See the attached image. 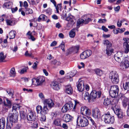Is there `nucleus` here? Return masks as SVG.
Masks as SVG:
<instances>
[{"label":"nucleus","instance_id":"obj_1","mask_svg":"<svg viewBox=\"0 0 129 129\" xmlns=\"http://www.w3.org/2000/svg\"><path fill=\"white\" fill-rule=\"evenodd\" d=\"M101 119L106 123L112 124L114 121V116L110 115L109 113H107L102 115Z\"/></svg>","mask_w":129,"mask_h":129},{"label":"nucleus","instance_id":"obj_2","mask_svg":"<svg viewBox=\"0 0 129 129\" xmlns=\"http://www.w3.org/2000/svg\"><path fill=\"white\" fill-rule=\"evenodd\" d=\"M77 122L79 124V125L81 127H85L87 126L89 123L86 118L82 116H79L78 117Z\"/></svg>","mask_w":129,"mask_h":129},{"label":"nucleus","instance_id":"obj_3","mask_svg":"<svg viewBox=\"0 0 129 129\" xmlns=\"http://www.w3.org/2000/svg\"><path fill=\"white\" fill-rule=\"evenodd\" d=\"M103 43L104 45L106 46L105 52L106 53L108 56L110 55L113 51V49L111 48L112 44L108 40L104 41Z\"/></svg>","mask_w":129,"mask_h":129},{"label":"nucleus","instance_id":"obj_4","mask_svg":"<svg viewBox=\"0 0 129 129\" xmlns=\"http://www.w3.org/2000/svg\"><path fill=\"white\" fill-rule=\"evenodd\" d=\"M109 78L114 84H117L119 82V78L118 74L115 71H112L109 74Z\"/></svg>","mask_w":129,"mask_h":129},{"label":"nucleus","instance_id":"obj_5","mask_svg":"<svg viewBox=\"0 0 129 129\" xmlns=\"http://www.w3.org/2000/svg\"><path fill=\"white\" fill-rule=\"evenodd\" d=\"M101 94V91H97L95 90H92L90 95V99L92 101H94L98 98L100 97Z\"/></svg>","mask_w":129,"mask_h":129},{"label":"nucleus","instance_id":"obj_6","mask_svg":"<svg viewBox=\"0 0 129 129\" xmlns=\"http://www.w3.org/2000/svg\"><path fill=\"white\" fill-rule=\"evenodd\" d=\"M11 113L9 114L8 118L10 122H15L17 121L18 117V113L17 111H14Z\"/></svg>","mask_w":129,"mask_h":129},{"label":"nucleus","instance_id":"obj_7","mask_svg":"<svg viewBox=\"0 0 129 129\" xmlns=\"http://www.w3.org/2000/svg\"><path fill=\"white\" fill-rule=\"evenodd\" d=\"M45 81L44 78L43 76H39L36 78L33 79V84L36 85H41Z\"/></svg>","mask_w":129,"mask_h":129},{"label":"nucleus","instance_id":"obj_8","mask_svg":"<svg viewBox=\"0 0 129 129\" xmlns=\"http://www.w3.org/2000/svg\"><path fill=\"white\" fill-rule=\"evenodd\" d=\"M73 104L71 102H69L65 104L62 108V111L65 113L69 110H70L73 108Z\"/></svg>","mask_w":129,"mask_h":129},{"label":"nucleus","instance_id":"obj_9","mask_svg":"<svg viewBox=\"0 0 129 129\" xmlns=\"http://www.w3.org/2000/svg\"><path fill=\"white\" fill-rule=\"evenodd\" d=\"M43 104L46 106L51 108L54 106V104L53 101L51 99H45L43 101Z\"/></svg>","mask_w":129,"mask_h":129},{"label":"nucleus","instance_id":"obj_10","mask_svg":"<svg viewBox=\"0 0 129 129\" xmlns=\"http://www.w3.org/2000/svg\"><path fill=\"white\" fill-rule=\"evenodd\" d=\"M128 56H125L123 62L120 63V66L122 69H126L129 67V62L128 61Z\"/></svg>","mask_w":129,"mask_h":129},{"label":"nucleus","instance_id":"obj_11","mask_svg":"<svg viewBox=\"0 0 129 129\" xmlns=\"http://www.w3.org/2000/svg\"><path fill=\"white\" fill-rule=\"evenodd\" d=\"M80 113L82 115L85 116H89L91 114V111L90 109L85 106L81 107Z\"/></svg>","mask_w":129,"mask_h":129},{"label":"nucleus","instance_id":"obj_12","mask_svg":"<svg viewBox=\"0 0 129 129\" xmlns=\"http://www.w3.org/2000/svg\"><path fill=\"white\" fill-rule=\"evenodd\" d=\"M92 51L89 50H87L82 52L80 55L81 59H84L90 56L92 54Z\"/></svg>","mask_w":129,"mask_h":129},{"label":"nucleus","instance_id":"obj_13","mask_svg":"<svg viewBox=\"0 0 129 129\" xmlns=\"http://www.w3.org/2000/svg\"><path fill=\"white\" fill-rule=\"evenodd\" d=\"M6 102H4V105L3 106V109L5 111H7L9 109L11 108L12 104L10 101L7 98L6 99Z\"/></svg>","mask_w":129,"mask_h":129},{"label":"nucleus","instance_id":"obj_14","mask_svg":"<svg viewBox=\"0 0 129 129\" xmlns=\"http://www.w3.org/2000/svg\"><path fill=\"white\" fill-rule=\"evenodd\" d=\"M92 116L95 118L99 119L101 117L100 112L99 110L97 108H95L92 110Z\"/></svg>","mask_w":129,"mask_h":129},{"label":"nucleus","instance_id":"obj_15","mask_svg":"<svg viewBox=\"0 0 129 129\" xmlns=\"http://www.w3.org/2000/svg\"><path fill=\"white\" fill-rule=\"evenodd\" d=\"M85 84L83 80H79L77 85V88L78 90L80 92L83 91L84 88Z\"/></svg>","mask_w":129,"mask_h":129},{"label":"nucleus","instance_id":"obj_16","mask_svg":"<svg viewBox=\"0 0 129 129\" xmlns=\"http://www.w3.org/2000/svg\"><path fill=\"white\" fill-rule=\"evenodd\" d=\"M27 117L28 120L30 121H35L36 119V117L34 113L32 112L28 113Z\"/></svg>","mask_w":129,"mask_h":129},{"label":"nucleus","instance_id":"obj_17","mask_svg":"<svg viewBox=\"0 0 129 129\" xmlns=\"http://www.w3.org/2000/svg\"><path fill=\"white\" fill-rule=\"evenodd\" d=\"M122 103L123 106L125 108L128 106L129 103V100L125 96L121 97Z\"/></svg>","mask_w":129,"mask_h":129},{"label":"nucleus","instance_id":"obj_18","mask_svg":"<svg viewBox=\"0 0 129 129\" xmlns=\"http://www.w3.org/2000/svg\"><path fill=\"white\" fill-rule=\"evenodd\" d=\"M51 86L52 88L55 90H58L60 88L58 83L56 81L52 82L51 84Z\"/></svg>","mask_w":129,"mask_h":129},{"label":"nucleus","instance_id":"obj_19","mask_svg":"<svg viewBox=\"0 0 129 129\" xmlns=\"http://www.w3.org/2000/svg\"><path fill=\"white\" fill-rule=\"evenodd\" d=\"M115 113L117 115L118 118L122 119L123 117V113L121 110L118 109H116L114 111Z\"/></svg>","mask_w":129,"mask_h":129},{"label":"nucleus","instance_id":"obj_20","mask_svg":"<svg viewBox=\"0 0 129 129\" xmlns=\"http://www.w3.org/2000/svg\"><path fill=\"white\" fill-rule=\"evenodd\" d=\"M72 117L68 114H64L63 117V120L67 122H69L72 120Z\"/></svg>","mask_w":129,"mask_h":129},{"label":"nucleus","instance_id":"obj_21","mask_svg":"<svg viewBox=\"0 0 129 129\" xmlns=\"http://www.w3.org/2000/svg\"><path fill=\"white\" fill-rule=\"evenodd\" d=\"M65 92L69 94H71L73 93V89L71 85H69L66 86Z\"/></svg>","mask_w":129,"mask_h":129},{"label":"nucleus","instance_id":"obj_22","mask_svg":"<svg viewBox=\"0 0 129 129\" xmlns=\"http://www.w3.org/2000/svg\"><path fill=\"white\" fill-rule=\"evenodd\" d=\"M103 104L106 106H109L111 104V99L108 98L105 99Z\"/></svg>","mask_w":129,"mask_h":129},{"label":"nucleus","instance_id":"obj_23","mask_svg":"<svg viewBox=\"0 0 129 129\" xmlns=\"http://www.w3.org/2000/svg\"><path fill=\"white\" fill-rule=\"evenodd\" d=\"M5 124V119L4 118L2 117L0 119V129H4Z\"/></svg>","mask_w":129,"mask_h":129},{"label":"nucleus","instance_id":"obj_24","mask_svg":"<svg viewBox=\"0 0 129 129\" xmlns=\"http://www.w3.org/2000/svg\"><path fill=\"white\" fill-rule=\"evenodd\" d=\"M123 46L124 49V52L127 53L129 52V44L125 42L123 43Z\"/></svg>","mask_w":129,"mask_h":129},{"label":"nucleus","instance_id":"obj_25","mask_svg":"<svg viewBox=\"0 0 129 129\" xmlns=\"http://www.w3.org/2000/svg\"><path fill=\"white\" fill-rule=\"evenodd\" d=\"M110 90L115 91L118 93L119 90V89L117 85H114L111 86Z\"/></svg>","mask_w":129,"mask_h":129},{"label":"nucleus","instance_id":"obj_26","mask_svg":"<svg viewBox=\"0 0 129 129\" xmlns=\"http://www.w3.org/2000/svg\"><path fill=\"white\" fill-rule=\"evenodd\" d=\"M110 95L112 98H115L118 95V93L110 90Z\"/></svg>","mask_w":129,"mask_h":129},{"label":"nucleus","instance_id":"obj_27","mask_svg":"<svg viewBox=\"0 0 129 129\" xmlns=\"http://www.w3.org/2000/svg\"><path fill=\"white\" fill-rule=\"evenodd\" d=\"M61 120L59 119H55L54 121V124L57 126H61Z\"/></svg>","mask_w":129,"mask_h":129},{"label":"nucleus","instance_id":"obj_28","mask_svg":"<svg viewBox=\"0 0 129 129\" xmlns=\"http://www.w3.org/2000/svg\"><path fill=\"white\" fill-rule=\"evenodd\" d=\"M6 22L7 25H14L15 24V21L14 20H10L9 19H6Z\"/></svg>","mask_w":129,"mask_h":129},{"label":"nucleus","instance_id":"obj_29","mask_svg":"<svg viewBox=\"0 0 129 129\" xmlns=\"http://www.w3.org/2000/svg\"><path fill=\"white\" fill-rule=\"evenodd\" d=\"M16 32L14 30H11L9 33L10 39L14 38L15 36Z\"/></svg>","mask_w":129,"mask_h":129},{"label":"nucleus","instance_id":"obj_30","mask_svg":"<svg viewBox=\"0 0 129 129\" xmlns=\"http://www.w3.org/2000/svg\"><path fill=\"white\" fill-rule=\"evenodd\" d=\"M21 107L19 105L17 104H14L13 105L12 107V112L15 110L17 111V110L18 109H19Z\"/></svg>","mask_w":129,"mask_h":129},{"label":"nucleus","instance_id":"obj_31","mask_svg":"<svg viewBox=\"0 0 129 129\" xmlns=\"http://www.w3.org/2000/svg\"><path fill=\"white\" fill-rule=\"evenodd\" d=\"M125 56L123 57H114V59L115 60L118 62L120 63L121 62H123V61L124 59Z\"/></svg>","mask_w":129,"mask_h":129},{"label":"nucleus","instance_id":"obj_32","mask_svg":"<svg viewBox=\"0 0 129 129\" xmlns=\"http://www.w3.org/2000/svg\"><path fill=\"white\" fill-rule=\"evenodd\" d=\"M94 71L95 73L99 76H101L103 74L102 71L99 69H96Z\"/></svg>","mask_w":129,"mask_h":129},{"label":"nucleus","instance_id":"obj_33","mask_svg":"<svg viewBox=\"0 0 129 129\" xmlns=\"http://www.w3.org/2000/svg\"><path fill=\"white\" fill-rule=\"evenodd\" d=\"M6 56L4 55L3 52L0 53V62H4V60L6 58Z\"/></svg>","mask_w":129,"mask_h":129},{"label":"nucleus","instance_id":"obj_34","mask_svg":"<svg viewBox=\"0 0 129 129\" xmlns=\"http://www.w3.org/2000/svg\"><path fill=\"white\" fill-rule=\"evenodd\" d=\"M83 95L84 96V99L85 100H88L90 98L89 97V93L88 92L84 91L83 93Z\"/></svg>","mask_w":129,"mask_h":129},{"label":"nucleus","instance_id":"obj_35","mask_svg":"<svg viewBox=\"0 0 129 129\" xmlns=\"http://www.w3.org/2000/svg\"><path fill=\"white\" fill-rule=\"evenodd\" d=\"M55 7L57 13H59V10L60 11H61L62 7L61 4H57L56 6V7Z\"/></svg>","mask_w":129,"mask_h":129},{"label":"nucleus","instance_id":"obj_36","mask_svg":"<svg viewBox=\"0 0 129 129\" xmlns=\"http://www.w3.org/2000/svg\"><path fill=\"white\" fill-rule=\"evenodd\" d=\"M75 35V32L74 29L71 30L69 32L70 37L71 38H74Z\"/></svg>","mask_w":129,"mask_h":129},{"label":"nucleus","instance_id":"obj_37","mask_svg":"<svg viewBox=\"0 0 129 129\" xmlns=\"http://www.w3.org/2000/svg\"><path fill=\"white\" fill-rule=\"evenodd\" d=\"M12 4V2H8L5 3L4 4V6L7 8L9 9L11 7Z\"/></svg>","mask_w":129,"mask_h":129},{"label":"nucleus","instance_id":"obj_38","mask_svg":"<svg viewBox=\"0 0 129 129\" xmlns=\"http://www.w3.org/2000/svg\"><path fill=\"white\" fill-rule=\"evenodd\" d=\"M129 82L125 83V85H123V87L125 90L127 91L129 90V79H128Z\"/></svg>","mask_w":129,"mask_h":129},{"label":"nucleus","instance_id":"obj_39","mask_svg":"<svg viewBox=\"0 0 129 129\" xmlns=\"http://www.w3.org/2000/svg\"><path fill=\"white\" fill-rule=\"evenodd\" d=\"M48 110L47 106H45L44 107L43 109H42L41 114L43 113L44 114H46L48 112Z\"/></svg>","mask_w":129,"mask_h":129},{"label":"nucleus","instance_id":"obj_40","mask_svg":"<svg viewBox=\"0 0 129 129\" xmlns=\"http://www.w3.org/2000/svg\"><path fill=\"white\" fill-rule=\"evenodd\" d=\"M88 119L91 122L92 125H93V127L94 129H96L97 125L96 123H95L94 120L90 117H89L88 118Z\"/></svg>","mask_w":129,"mask_h":129},{"label":"nucleus","instance_id":"obj_41","mask_svg":"<svg viewBox=\"0 0 129 129\" xmlns=\"http://www.w3.org/2000/svg\"><path fill=\"white\" fill-rule=\"evenodd\" d=\"M6 92L9 96L12 97H13V94L12 91L11 89H7L6 90Z\"/></svg>","mask_w":129,"mask_h":129},{"label":"nucleus","instance_id":"obj_42","mask_svg":"<svg viewBox=\"0 0 129 129\" xmlns=\"http://www.w3.org/2000/svg\"><path fill=\"white\" fill-rule=\"evenodd\" d=\"M59 47H60L61 49L63 51H65V44L64 42H62L59 45Z\"/></svg>","mask_w":129,"mask_h":129},{"label":"nucleus","instance_id":"obj_43","mask_svg":"<svg viewBox=\"0 0 129 129\" xmlns=\"http://www.w3.org/2000/svg\"><path fill=\"white\" fill-rule=\"evenodd\" d=\"M37 112L38 113H42V108L41 106H38L36 108Z\"/></svg>","mask_w":129,"mask_h":129},{"label":"nucleus","instance_id":"obj_44","mask_svg":"<svg viewBox=\"0 0 129 129\" xmlns=\"http://www.w3.org/2000/svg\"><path fill=\"white\" fill-rule=\"evenodd\" d=\"M25 12L26 14H32L33 13L32 10L28 8H26V9Z\"/></svg>","mask_w":129,"mask_h":129},{"label":"nucleus","instance_id":"obj_45","mask_svg":"<svg viewBox=\"0 0 129 129\" xmlns=\"http://www.w3.org/2000/svg\"><path fill=\"white\" fill-rule=\"evenodd\" d=\"M73 47H72L69 49H68V50L67 52L66 53V55H68L69 54H71L73 52Z\"/></svg>","mask_w":129,"mask_h":129},{"label":"nucleus","instance_id":"obj_46","mask_svg":"<svg viewBox=\"0 0 129 129\" xmlns=\"http://www.w3.org/2000/svg\"><path fill=\"white\" fill-rule=\"evenodd\" d=\"M122 57V53L120 52H117L114 55V57Z\"/></svg>","mask_w":129,"mask_h":129},{"label":"nucleus","instance_id":"obj_47","mask_svg":"<svg viewBox=\"0 0 129 129\" xmlns=\"http://www.w3.org/2000/svg\"><path fill=\"white\" fill-rule=\"evenodd\" d=\"M24 55L27 57H32V54L31 53H29L28 51H26L25 52Z\"/></svg>","mask_w":129,"mask_h":129},{"label":"nucleus","instance_id":"obj_48","mask_svg":"<svg viewBox=\"0 0 129 129\" xmlns=\"http://www.w3.org/2000/svg\"><path fill=\"white\" fill-rule=\"evenodd\" d=\"M75 104L73 108L74 109H76V107L77 106H79L80 105L79 102L77 100H75Z\"/></svg>","mask_w":129,"mask_h":129},{"label":"nucleus","instance_id":"obj_49","mask_svg":"<svg viewBox=\"0 0 129 129\" xmlns=\"http://www.w3.org/2000/svg\"><path fill=\"white\" fill-rule=\"evenodd\" d=\"M84 20L82 19H79L78 21H77V25H79L83 23H84Z\"/></svg>","mask_w":129,"mask_h":129},{"label":"nucleus","instance_id":"obj_50","mask_svg":"<svg viewBox=\"0 0 129 129\" xmlns=\"http://www.w3.org/2000/svg\"><path fill=\"white\" fill-rule=\"evenodd\" d=\"M0 77L2 79H5L6 77V75L5 73L3 72H1L0 73Z\"/></svg>","mask_w":129,"mask_h":129},{"label":"nucleus","instance_id":"obj_51","mask_svg":"<svg viewBox=\"0 0 129 129\" xmlns=\"http://www.w3.org/2000/svg\"><path fill=\"white\" fill-rule=\"evenodd\" d=\"M76 73V71H72L70 72L69 76L70 77H72L74 76Z\"/></svg>","mask_w":129,"mask_h":129},{"label":"nucleus","instance_id":"obj_52","mask_svg":"<svg viewBox=\"0 0 129 129\" xmlns=\"http://www.w3.org/2000/svg\"><path fill=\"white\" fill-rule=\"evenodd\" d=\"M20 115L21 117L24 118L25 117L26 114L25 112L23 111H20Z\"/></svg>","mask_w":129,"mask_h":129},{"label":"nucleus","instance_id":"obj_53","mask_svg":"<svg viewBox=\"0 0 129 129\" xmlns=\"http://www.w3.org/2000/svg\"><path fill=\"white\" fill-rule=\"evenodd\" d=\"M10 73L12 75H15L16 73L14 68L13 67L10 70Z\"/></svg>","mask_w":129,"mask_h":129},{"label":"nucleus","instance_id":"obj_54","mask_svg":"<svg viewBox=\"0 0 129 129\" xmlns=\"http://www.w3.org/2000/svg\"><path fill=\"white\" fill-rule=\"evenodd\" d=\"M40 17H41L42 20L43 21H45L47 19V17L44 14L41 15Z\"/></svg>","mask_w":129,"mask_h":129},{"label":"nucleus","instance_id":"obj_55","mask_svg":"<svg viewBox=\"0 0 129 129\" xmlns=\"http://www.w3.org/2000/svg\"><path fill=\"white\" fill-rule=\"evenodd\" d=\"M46 12L47 14L49 15H50L51 14L52 10L51 9L49 8L46 10Z\"/></svg>","mask_w":129,"mask_h":129},{"label":"nucleus","instance_id":"obj_56","mask_svg":"<svg viewBox=\"0 0 129 129\" xmlns=\"http://www.w3.org/2000/svg\"><path fill=\"white\" fill-rule=\"evenodd\" d=\"M73 52L74 53H77L79 49V47L78 46L73 47Z\"/></svg>","mask_w":129,"mask_h":129},{"label":"nucleus","instance_id":"obj_57","mask_svg":"<svg viewBox=\"0 0 129 129\" xmlns=\"http://www.w3.org/2000/svg\"><path fill=\"white\" fill-rule=\"evenodd\" d=\"M11 122V124L9 122H7V123L6 129H10L11 128V127L12 126V122Z\"/></svg>","mask_w":129,"mask_h":129},{"label":"nucleus","instance_id":"obj_58","mask_svg":"<svg viewBox=\"0 0 129 129\" xmlns=\"http://www.w3.org/2000/svg\"><path fill=\"white\" fill-rule=\"evenodd\" d=\"M26 70L27 69L26 68H23L21 70L20 73L21 74H23L26 72Z\"/></svg>","mask_w":129,"mask_h":129},{"label":"nucleus","instance_id":"obj_59","mask_svg":"<svg viewBox=\"0 0 129 129\" xmlns=\"http://www.w3.org/2000/svg\"><path fill=\"white\" fill-rule=\"evenodd\" d=\"M46 120V117L45 115H41V120L42 121H45Z\"/></svg>","mask_w":129,"mask_h":129},{"label":"nucleus","instance_id":"obj_60","mask_svg":"<svg viewBox=\"0 0 129 129\" xmlns=\"http://www.w3.org/2000/svg\"><path fill=\"white\" fill-rule=\"evenodd\" d=\"M91 20V19L90 18H88L85 19V20H84V23L85 24H87Z\"/></svg>","mask_w":129,"mask_h":129},{"label":"nucleus","instance_id":"obj_61","mask_svg":"<svg viewBox=\"0 0 129 129\" xmlns=\"http://www.w3.org/2000/svg\"><path fill=\"white\" fill-rule=\"evenodd\" d=\"M107 21V20L105 19H100L99 20L98 22L100 23H103Z\"/></svg>","mask_w":129,"mask_h":129},{"label":"nucleus","instance_id":"obj_62","mask_svg":"<svg viewBox=\"0 0 129 129\" xmlns=\"http://www.w3.org/2000/svg\"><path fill=\"white\" fill-rule=\"evenodd\" d=\"M38 63V62L37 61L34 62L32 67L34 69H36L37 67Z\"/></svg>","mask_w":129,"mask_h":129},{"label":"nucleus","instance_id":"obj_63","mask_svg":"<svg viewBox=\"0 0 129 129\" xmlns=\"http://www.w3.org/2000/svg\"><path fill=\"white\" fill-rule=\"evenodd\" d=\"M62 127L64 129H67L68 128V125L66 123H63L62 124Z\"/></svg>","mask_w":129,"mask_h":129},{"label":"nucleus","instance_id":"obj_64","mask_svg":"<svg viewBox=\"0 0 129 129\" xmlns=\"http://www.w3.org/2000/svg\"><path fill=\"white\" fill-rule=\"evenodd\" d=\"M28 38L29 39H31L32 41H35V39L32 35L29 36Z\"/></svg>","mask_w":129,"mask_h":129}]
</instances>
